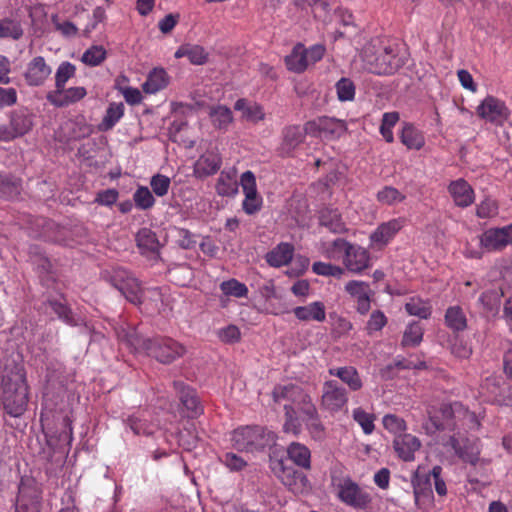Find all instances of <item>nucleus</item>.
I'll return each mask as SVG.
<instances>
[{
    "mask_svg": "<svg viewBox=\"0 0 512 512\" xmlns=\"http://www.w3.org/2000/svg\"><path fill=\"white\" fill-rule=\"evenodd\" d=\"M319 223L334 234L347 232L342 216L337 209L326 207L319 212Z\"/></svg>",
    "mask_w": 512,
    "mask_h": 512,
    "instance_id": "a878e982",
    "label": "nucleus"
},
{
    "mask_svg": "<svg viewBox=\"0 0 512 512\" xmlns=\"http://www.w3.org/2000/svg\"><path fill=\"white\" fill-rule=\"evenodd\" d=\"M405 309L408 314L427 319L431 315V306L419 298H411L406 304Z\"/></svg>",
    "mask_w": 512,
    "mask_h": 512,
    "instance_id": "49530a36",
    "label": "nucleus"
},
{
    "mask_svg": "<svg viewBox=\"0 0 512 512\" xmlns=\"http://www.w3.org/2000/svg\"><path fill=\"white\" fill-rule=\"evenodd\" d=\"M387 324V317L380 310H375L370 315L366 329L369 334L380 331Z\"/></svg>",
    "mask_w": 512,
    "mask_h": 512,
    "instance_id": "338daca9",
    "label": "nucleus"
},
{
    "mask_svg": "<svg viewBox=\"0 0 512 512\" xmlns=\"http://www.w3.org/2000/svg\"><path fill=\"white\" fill-rule=\"evenodd\" d=\"M334 485L339 500L354 509H366L372 501L370 494L350 477L341 478Z\"/></svg>",
    "mask_w": 512,
    "mask_h": 512,
    "instance_id": "423d86ee",
    "label": "nucleus"
},
{
    "mask_svg": "<svg viewBox=\"0 0 512 512\" xmlns=\"http://www.w3.org/2000/svg\"><path fill=\"white\" fill-rule=\"evenodd\" d=\"M449 192L457 206L468 207L474 202V191L464 179L451 182Z\"/></svg>",
    "mask_w": 512,
    "mask_h": 512,
    "instance_id": "393cba45",
    "label": "nucleus"
},
{
    "mask_svg": "<svg viewBox=\"0 0 512 512\" xmlns=\"http://www.w3.org/2000/svg\"><path fill=\"white\" fill-rule=\"evenodd\" d=\"M311 436L316 440H322L325 437V429L319 419L318 412L304 420Z\"/></svg>",
    "mask_w": 512,
    "mask_h": 512,
    "instance_id": "69168bd1",
    "label": "nucleus"
},
{
    "mask_svg": "<svg viewBox=\"0 0 512 512\" xmlns=\"http://www.w3.org/2000/svg\"><path fill=\"white\" fill-rule=\"evenodd\" d=\"M272 471L275 476L293 493L302 494L310 489V483L306 475L287 466L283 460L272 462Z\"/></svg>",
    "mask_w": 512,
    "mask_h": 512,
    "instance_id": "0eeeda50",
    "label": "nucleus"
},
{
    "mask_svg": "<svg viewBox=\"0 0 512 512\" xmlns=\"http://www.w3.org/2000/svg\"><path fill=\"white\" fill-rule=\"evenodd\" d=\"M186 348L171 338H154L150 355L163 364H170L186 353Z\"/></svg>",
    "mask_w": 512,
    "mask_h": 512,
    "instance_id": "9d476101",
    "label": "nucleus"
},
{
    "mask_svg": "<svg viewBox=\"0 0 512 512\" xmlns=\"http://www.w3.org/2000/svg\"><path fill=\"white\" fill-rule=\"evenodd\" d=\"M173 386L179 395L182 405L195 417L202 413V407L194 389L186 386L183 382L174 381Z\"/></svg>",
    "mask_w": 512,
    "mask_h": 512,
    "instance_id": "5701e85b",
    "label": "nucleus"
},
{
    "mask_svg": "<svg viewBox=\"0 0 512 512\" xmlns=\"http://www.w3.org/2000/svg\"><path fill=\"white\" fill-rule=\"evenodd\" d=\"M119 340L135 353L150 355L153 339L144 338L136 329H121L118 332Z\"/></svg>",
    "mask_w": 512,
    "mask_h": 512,
    "instance_id": "6ab92c4d",
    "label": "nucleus"
},
{
    "mask_svg": "<svg viewBox=\"0 0 512 512\" xmlns=\"http://www.w3.org/2000/svg\"><path fill=\"white\" fill-rule=\"evenodd\" d=\"M48 305L57 316L69 325H75L72 312L69 307L65 304L60 303L56 300H49Z\"/></svg>",
    "mask_w": 512,
    "mask_h": 512,
    "instance_id": "0e129e2a",
    "label": "nucleus"
},
{
    "mask_svg": "<svg viewBox=\"0 0 512 512\" xmlns=\"http://www.w3.org/2000/svg\"><path fill=\"white\" fill-rule=\"evenodd\" d=\"M231 442L239 451L254 452L275 445L276 435L265 427L245 426L233 431Z\"/></svg>",
    "mask_w": 512,
    "mask_h": 512,
    "instance_id": "20e7f679",
    "label": "nucleus"
},
{
    "mask_svg": "<svg viewBox=\"0 0 512 512\" xmlns=\"http://www.w3.org/2000/svg\"><path fill=\"white\" fill-rule=\"evenodd\" d=\"M348 401L345 388L335 380L325 381L322 388V406L331 412L341 410Z\"/></svg>",
    "mask_w": 512,
    "mask_h": 512,
    "instance_id": "f8f14e48",
    "label": "nucleus"
},
{
    "mask_svg": "<svg viewBox=\"0 0 512 512\" xmlns=\"http://www.w3.org/2000/svg\"><path fill=\"white\" fill-rule=\"evenodd\" d=\"M404 219L397 218L380 224L370 235L372 247L383 248L403 228Z\"/></svg>",
    "mask_w": 512,
    "mask_h": 512,
    "instance_id": "f3484780",
    "label": "nucleus"
},
{
    "mask_svg": "<svg viewBox=\"0 0 512 512\" xmlns=\"http://www.w3.org/2000/svg\"><path fill=\"white\" fill-rule=\"evenodd\" d=\"M106 58V50L103 46L97 45L87 49L82 55V62L89 66H97Z\"/></svg>",
    "mask_w": 512,
    "mask_h": 512,
    "instance_id": "603ef678",
    "label": "nucleus"
},
{
    "mask_svg": "<svg viewBox=\"0 0 512 512\" xmlns=\"http://www.w3.org/2000/svg\"><path fill=\"white\" fill-rule=\"evenodd\" d=\"M287 453L289 459L294 464L304 469H310L311 453L305 445L298 442H292L287 448Z\"/></svg>",
    "mask_w": 512,
    "mask_h": 512,
    "instance_id": "f704fd0d",
    "label": "nucleus"
},
{
    "mask_svg": "<svg viewBox=\"0 0 512 512\" xmlns=\"http://www.w3.org/2000/svg\"><path fill=\"white\" fill-rule=\"evenodd\" d=\"M235 110L242 113V117L252 123H258L265 118L263 107L255 102H249L245 99H238L234 105Z\"/></svg>",
    "mask_w": 512,
    "mask_h": 512,
    "instance_id": "2f4dec72",
    "label": "nucleus"
},
{
    "mask_svg": "<svg viewBox=\"0 0 512 512\" xmlns=\"http://www.w3.org/2000/svg\"><path fill=\"white\" fill-rule=\"evenodd\" d=\"M240 184L245 194L242 203L244 212L253 215L262 207V198L257 193L256 178L252 171H246L241 175Z\"/></svg>",
    "mask_w": 512,
    "mask_h": 512,
    "instance_id": "9b49d317",
    "label": "nucleus"
},
{
    "mask_svg": "<svg viewBox=\"0 0 512 512\" xmlns=\"http://www.w3.org/2000/svg\"><path fill=\"white\" fill-rule=\"evenodd\" d=\"M423 338V329L419 323L409 324L403 334L402 345L415 347L420 344Z\"/></svg>",
    "mask_w": 512,
    "mask_h": 512,
    "instance_id": "de8ad7c7",
    "label": "nucleus"
},
{
    "mask_svg": "<svg viewBox=\"0 0 512 512\" xmlns=\"http://www.w3.org/2000/svg\"><path fill=\"white\" fill-rule=\"evenodd\" d=\"M9 123L18 137L28 133L33 126L32 116L25 110L12 112Z\"/></svg>",
    "mask_w": 512,
    "mask_h": 512,
    "instance_id": "c9c22d12",
    "label": "nucleus"
},
{
    "mask_svg": "<svg viewBox=\"0 0 512 512\" xmlns=\"http://www.w3.org/2000/svg\"><path fill=\"white\" fill-rule=\"evenodd\" d=\"M328 372L331 376L338 377L352 391H358L362 388V380L353 366L334 367L330 368Z\"/></svg>",
    "mask_w": 512,
    "mask_h": 512,
    "instance_id": "c85d7f7f",
    "label": "nucleus"
},
{
    "mask_svg": "<svg viewBox=\"0 0 512 512\" xmlns=\"http://www.w3.org/2000/svg\"><path fill=\"white\" fill-rule=\"evenodd\" d=\"M150 185L157 196L163 197L168 193L170 178L162 174H156L151 178Z\"/></svg>",
    "mask_w": 512,
    "mask_h": 512,
    "instance_id": "e2e57ef3",
    "label": "nucleus"
},
{
    "mask_svg": "<svg viewBox=\"0 0 512 512\" xmlns=\"http://www.w3.org/2000/svg\"><path fill=\"white\" fill-rule=\"evenodd\" d=\"M209 117L218 129H226L233 121L232 111L223 105L212 106L209 110Z\"/></svg>",
    "mask_w": 512,
    "mask_h": 512,
    "instance_id": "4c0bfd02",
    "label": "nucleus"
},
{
    "mask_svg": "<svg viewBox=\"0 0 512 512\" xmlns=\"http://www.w3.org/2000/svg\"><path fill=\"white\" fill-rule=\"evenodd\" d=\"M133 199L136 206L142 210L151 208L155 202L151 191L147 187H139L135 191Z\"/></svg>",
    "mask_w": 512,
    "mask_h": 512,
    "instance_id": "4d7b16f0",
    "label": "nucleus"
},
{
    "mask_svg": "<svg viewBox=\"0 0 512 512\" xmlns=\"http://www.w3.org/2000/svg\"><path fill=\"white\" fill-rule=\"evenodd\" d=\"M52 73L51 67L42 56L34 57L28 64L24 78L29 86L38 87L44 85Z\"/></svg>",
    "mask_w": 512,
    "mask_h": 512,
    "instance_id": "2eb2a0df",
    "label": "nucleus"
},
{
    "mask_svg": "<svg viewBox=\"0 0 512 512\" xmlns=\"http://www.w3.org/2000/svg\"><path fill=\"white\" fill-rule=\"evenodd\" d=\"M345 291L356 300L369 294V285L363 281L352 280L345 285Z\"/></svg>",
    "mask_w": 512,
    "mask_h": 512,
    "instance_id": "680f3d73",
    "label": "nucleus"
},
{
    "mask_svg": "<svg viewBox=\"0 0 512 512\" xmlns=\"http://www.w3.org/2000/svg\"><path fill=\"white\" fill-rule=\"evenodd\" d=\"M108 281L132 304L139 305L146 299L139 281L124 268L112 269Z\"/></svg>",
    "mask_w": 512,
    "mask_h": 512,
    "instance_id": "39448f33",
    "label": "nucleus"
},
{
    "mask_svg": "<svg viewBox=\"0 0 512 512\" xmlns=\"http://www.w3.org/2000/svg\"><path fill=\"white\" fill-rule=\"evenodd\" d=\"M360 57L363 68L376 75H392L404 65L399 48L391 44L367 43Z\"/></svg>",
    "mask_w": 512,
    "mask_h": 512,
    "instance_id": "f03ea898",
    "label": "nucleus"
},
{
    "mask_svg": "<svg viewBox=\"0 0 512 512\" xmlns=\"http://www.w3.org/2000/svg\"><path fill=\"white\" fill-rule=\"evenodd\" d=\"M218 338L226 344L238 343L241 339L240 329L236 325H228L217 331Z\"/></svg>",
    "mask_w": 512,
    "mask_h": 512,
    "instance_id": "052dcab7",
    "label": "nucleus"
},
{
    "mask_svg": "<svg viewBox=\"0 0 512 512\" xmlns=\"http://www.w3.org/2000/svg\"><path fill=\"white\" fill-rule=\"evenodd\" d=\"M293 254V245L287 242H282L269 251L265 256V259L270 266L281 267L287 265L292 260Z\"/></svg>",
    "mask_w": 512,
    "mask_h": 512,
    "instance_id": "cd10ccee",
    "label": "nucleus"
},
{
    "mask_svg": "<svg viewBox=\"0 0 512 512\" xmlns=\"http://www.w3.org/2000/svg\"><path fill=\"white\" fill-rule=\"evenodd\" d=\"M306 132L314 137L325 139H337L347 132V124L344 120L334 117L322 116L306 123Z\"/></svg>",
    "mask_w": 512,
    "mask_h": 512,
    "instance_id": "6e6552de",
    "label": "nucleus"
},
{
    "mask_svg": "<svg viewBox=\"0 0 512 512\" xmlns=\"http://www.w3.org/2000/svg\"><path fill=\"white\" fill-rule=\"evenodd\" d=\"M312 271L316 275L335 277L337 279H340L345 273L344 268L341 266L322 261L314 262L312 265Z\"/></svg>",
    "mask_w": 512,
    "mask_h": 512,
    "instance_id": "c03bdc74",
    "label": "nucleus"
},
{
    "mask_svg": "<svg viewBox=\"0 0 512 512\" xmlns=\"http://www.w3.org/2000/svg\"><path fill=\"white\" fill-rule=\"evenodd\" d=\"M354 420L361 426L365 434H371L374 430V416L361 408L353 411Z\"/></svg>",
    "mask_w": 512,
    "mask_h": 512,
    "instance_id": "13d9d810",
    "label": "nucleus"
},
{
    "mask_svg": "<svg viewBox=\"0 0 512 512\" xmlns=\"http://www.w3.org/2000/svg\"><path fill=\"white\" fill-rule=\"evenodd\" d=\"M222 159L216 152L210 151L201 155L195 162L194 173L198 177H206L215 174L221 167Z\"/></svg>",
    "mask_w": 512,
    "mask_h": 512,
    "instance_id": "b1692460",
    "label": "nucleus"
},
{
    "mask_svg": "<svg viewBox=\"0 0 512 512\" xmlns=\"http://www.w3.org/2000/svg\"><path fill=\"white\" fill-rule=\"evenodd\" d=\"M293 313L300 321L323 322L326 319L325 305L320 301L312 302L306 306H297L293 309Z\"/></svg>",
    "mask_w": 512,
    "mask_h": 512,
    "instance_id": "bb28decb",
    "label": "nucleus"
},
{
    "mask_svg": "<svg viewBox=\"0 0 512 512\" xmlns=\"http://www.w3.org/2000/svg\"><path fill=\"white\" fill-rule=\"evenodd\" d=\"M393 447L402 460L412 461L415 452L421 448V442L416 436L405 433L394 438Z\"/></svg>",
    "mask_w": 512,
    "mask_h": 512,
    "instance_id": "412c9836",
    "label": "nucleus"
},
{
    "mask_svg": "<svg viewBox=\"0 0 512 512\" xmlns=\"http://www.w3.org/2000/svg\"><path fill=\"white\" fill-rule=\"evenodd\" d=\"M2 389L5 411L13 417L21 416L26 411L28 403V386L22 366L14 365L11 369L5 368Z\"/></svg>",
    "mask_w": 512,
    "mask_h": 512,
    "instance_id": "7ed1b4c3",
    "label": "nucleus"
},
{
    "mask_svg": "<svg viewBox=\"0 0 512 512\" xmlns=\"http://www.w3.org/2000/svg\"><path fill=\"white\" fill-rule=\"evenodd\" d=\"M220 288L225 295H231L237 298L245 297L248 294L246 285L235 279L222 282Z\"/></svg>",
    "mask_w": 512,
    "mask_h": 512,
    "instance_id": "6e6d98bb",
    "label": "nucleus"
},
{
    "mask_svg": "<svg viewBox=\"0 0 512 512\" xmlns=\"http://www.w3.org/2000/svg\"><path fill=\"white\" fill-rule=\"evenodd\" d=\"M285 423L283 429L286 433L297 435L300 432V422L293 405L284 404Z\"/></svg>",
    "mask_w": 512,
    "mask_h": 512,
    "instance_id": "3c124183",
    "label": "nucleus"
},
{
    "mask_svg": "<svg viewBox=\"0 0 512 512\" xmlns=\"http://www.w3.org/2000/svg\"><path fill=\"white\" fill-rule=\"evenodd\" d=\"M137 246L144 255L158 254L160 243L156 234L149 228H142L136 234Z\"/></svg>",
    "mask_w": 512,
    "mask_h": 512,
    "instance_id": "c756f323",
    "label": "nucleus"
},
{
    "mask_svg": "<svg viewBox=\"0 0 512 512\" xmlns=\"http://www.w3.org/2000/svg\"><path fill=\"white\" fill-rule=\"evenodd\" d=\"M445 322L454 331H463L467 327L466 316L459 306H452L447 309Z\"/></svg>",
    "mask_w": 512,
    "mask_h": 512,
    "instance_id": "a19ab883",
    "label": "nucleus"
},
{
    "mask_svg": "<svg viewBox=\"0 0 512 512\" xmlns=\"http://www.w3.org/2000/svg\"><path fill=\"white\" fill-rule=\"evenodd\" d=\"M405 195L393 186H385L377 193V200L384 205H394L405 200Z\"/></svg>",
    "mask_w": 512,
    "mask_h": 512,
    "instance_id": "a18cd8bd",
    "label": "nucleus"
},
{
    "mask_svg": "<svg viewBox=\"0 0 512 512\" xmlns=\"http://www.w3.org/2000/svg\"><path fill=\"white\" fill-rule=\"evenodd\" d=\"M342 260L346 269L356 274L361 273L370 266V255L368 251L350 242Z\"/></svg>",
    "mask_w": 512,
    "mask_h": 512,
    "instance_id": "4468645a",
    "label": "nucleus"
},
{
    "mask_svg": "<svg viewBox=\"0 0 512 512\" xmlns=\"http://www.w3.org/2000/svg\"><path fill=\"white\" fill-rule=\"evenodd\" d=\"M168 85L167 73L164 69H154L142 85L143 91L154 94Z\"/></svg>",
    "mask_w": 512,
    "mask_h": 512,
    "instance_id": "e433bc0d",
    "label": "nucleus"
},
{
    "mask_svg": "<svg viewBox=\"0 0 512 512\" xmlns=\"http://www.w3.org/2000/svg\"><path fill=\"white\" fill-rule=\"evenodd\" d=\"M124 114L123 103H110L106 113L99 125L101 131H108L112 129L115 124L122 118Z\"/></svg>",
    "mask_w": 512,
    "mask_h": 512,
    "instance_id": "58836bf2",
    "label": "nucleus"
},
{
    "mask_svg": "<svg viewBox=\"0 0 512 512\" xmlns=\"http://www.w3.org/2000/svg\"><path fill=\"white\" fill-rule=\"evenodd\" d=\"M439 411L442 421L428 411L429 420L423 428L428 434L445 429L452 431L444 441V447L453 450L462 461L475 466L479 462V439L468 433L479 430L481 424L478 417L459 402L442 404Z\"/></svg>",
    "mask_w": 512,
    "mask_h": 512,
    "instance_id": "f257e3e1",
    "label": "nucleus"
},
{
    "mask_svg": "<svg viewBox=\"0 0 512 512\" xmlns=\"http://www.w3.org/2000/svg\"><path fill=\"white\" fill-rule=\"evenodd\" d=\"M383 426L386 430L393 433L395 437L397 435H403L405 434V431L407 429L406 422L404 419L394 415V414H387L383 417Z\"/></svg>",
    "mask_w": 512,
    "mask_h": 512,
    "instance_id": "864d4df0",
    "label": "nucleus"
},
{
    "mask_svg": "<svg viewBox=\"0 0 512 512\" xmlns=\"http://www.w3.org/2000/svg\"><path fill=\"white\" fill-rule=\"evenodd\" d=\"M481 246L487 251H496L512 244V224L501 228H490L480 237Z\"/></svg>",
    "mask_w": 512,
    "mask_h": 512,
    "instance_id": "ddd939ff",
    "label": "nucleus"
},
{
    "mask_svg": "<svg viewBox=\"0 0 512 512\" xmlns=\"http://www.w3.org/2000/svg\"><path fill=\"white\" fill-rule=\"evenodd\" d=\"M42 491L33 480H22L19 485L15 512H40Z\"/></svg>",
    "mask_w": 512,
    "mask_h": 512,
    "instance_id": "1a4fd4ad",
    "label": "nucleus"
},
{
    "mask_svg": "<svg viewBox=\"0 0 512 512\" xmlns=\"http://www.w3.org/2000/svg\"><path fill=\"white\" fill-rule=\"evenodd\" d=\"M349 242L343 238H337L331 243H321L320 251L322 255L330 260H337L345 254Z\"/></svg>",
    "mask_w": 512,
    "mask_h": 512,
    "instance_id": "ea45409f",
    "label": "nucleus"
},
{
    "mask_svg": "<svg viewBox=\"0 0 512 512\" xmlns=\"http://www.w3.org/2000/svg\"><path fill=\"white\" fill-rule=\"evenodd\" d=\"M60 90L61 91L52 90L46 94L47 101L55 107L69 106L70 104L80 101L87 94L86 89L82 86L70 88H66L65 86Z\"/></svg>",
    "mask_w": 512,
    "mask_h": 512,
    "instance_id": "a211bd4d",
    "label": "nucleus"
},
{
    "mask_svg": "<svg viewBox=\"0 0 512 512\" xmlns=\"http://www.w3.org/2000/svg\"><path fill=\"white\" fill-rule=\"evenodd\" d=\"M285 64L288 70L295 73H302L309 67L303 44L298 43L293 47L291 53L285 57Z\"/></svg>",
    "mask_w": 512,
    "mask_h": 512,
    "instance_id": "473e14b6",
    "label": "nucleus"
},
{
    "mask_svg": "<svg viewBox=\"0 0 512 512\" xmlns=\"http://www.w3.org/2000/svg\"><path fill=\"white\" fill-rule=\"evenodd\" d=\"M400 140L408 149L420 150L425 144L423 134L411 123H404Z\"/></svg>",
    "mask_w": 512,
    "mask_h": 512,
    "instance_id": "72a5a7b5",
    "label": "nucleus"
},
{
    "mask_svg": "<svg viewBox=\"0 0 512 512\" xmlns=\"http://www.w3.org/2000/svg\"><path fill=\"white\" fill-rule=\"evenodd\" d=\"M272 395L275 402L280 403L285 401L284 404L293 405L295 411L297 412L298 405L301 404L302 399L306 397L307 393L297 385L288 384L276 386L272 392Z\"/></svg>",
    "mask_w": 512,
    "mask_h": 512,
    "instance_id": "4be33fe9",
    "label": "nucleus"
},
{
    "mask_svg": "<svg viewBox=\"0 0 512 512\" xmlns=\"http://www.w3.org/2000/svg\"><path fill=\"white\" fill-rule=\"evenodd\" d=\"M478 115L490 122H502L509 116L505 103L493 96L486 97L477 107Z\"/></svg>",
    "mask_w": 512,
    "mask_h": 512,
    "instance_id": "dca6fc26",
    "label": "nucleus"
},
{
    "mask_svg": "<svg viewBox=\"0 0 512 512\" xmlns=\"http://www.w3.org/2000/svg\"><path fill=\"white\" fill-rule=\"evenodd\" d=\"M175 57H187L193 65H203L207 62L208 53L200 45L186 43L177 49Z\"/></svg>",
    "mask_w": 512,
    "mask_h": 512,
    "instance_id": "7c9ffc66",
    "label": "nucleus"
},
{
    "mask_svg": "<svg viewBox=\"0 0 512 512\" xmlns=\"http://www.w3.org/2000/svg\"><path fill=\"white\" fill-rule=\"evenodd\" d=\"M432 476L431 472L427 475L417 476L413 481V489L415 498L432 492Z\"/></svg>",
    "mask_w": 512,
    "mask_h": 512,
    "instance_id": "bf43d9fd",
    "label": "nucleus"
},
{
    "mask_svg": "<svg viewBox=\"0 0 512 512\" xmlns=\"http://www.w3.org/2000/svg\"><path fill=\"white\" fill-rule=\"evenodd\" d=\"M23 35V29L19 22L11 19L0 20V37L19 39Z\"/></svg>",
    "mask_w": 512,
    "mask_h": 512,
    "instance_id": "8fccbe9b",
    "label": "nucleus"
},
{
    "mask_svg": "<svg viewBox=\"0 0 512 512\" xmlns=\"http://www.w3.org/2000/svg\"><path fill=\"white\" fill-rule=\"evenodd\" d=\"M237 183L229 175L222 172L216 183V191L220 196H233L237 193Z\"/></svg>",
    "mask_w": 512,
    "mask_h": 512,
    "instance_id": "09e8293b",
    "label": "nucleus"
},
{
    "mask_svg": "<svg viewBox=\"0 0 512 512\" xmlns=\"http://www.w3.org/2000/svg\"><path fill=\"white\" fill-rule=\"evenodd\" d=\"M502 295V292L497 290H488L481 294L479 302L487 314L496 315L498 313Z\"/></svg>",
    "mask_w": 512,
    "mask_h": 512,
    "instance_id": "79ce46f5",
    "label": "nucleus"
},
{
    "mask_svg": "<svg viewBox=\"0 0 512 512\" xmlns=\"http://www.w3.org/2000/svg\"><path fill=\"white\" fill-rule=\"evenodd\" d=\"M69 125L71 126L72 130L70 137L75 140L86 138L93 131L92 126L85 123L84 121L69 122Z\"/></svg>",
    "mask_w": 512,
    "mask_h": 512,
    "instance_id": "774afa93",
    "label": "nucleus"
},
{
    "mask_svg": "<svg viewBox=\"0 0 512 512\" xmlns=\"http://www.w3.org/2000/svg\"><path fill=\"white\" fill-rule=\"evenodd\" d=\"M337 97L340 101H352L355 97V85L349 78H341L335 85Z\"/></svg>",
    "mask_w": 512,
    "mask_h": 512,
    "instance_id": "5fc2aeb1",
    "label": "nucleus"
},
{
    "mask_svg": "<svg viewBox=\"0 0 512 512\" xmlns=\"http://www.w3.org/2000/svg\"><path fill=\"white\" fill-rule=\"evenodd\" d=\"M306 132V124L304 127L300 125H289L282 130V143L280 150L282 154H291L301 143H303Z\"/></svg>",
    "mask_w": 512,
    "mask_h": 512,
    "instance_id": "aec40b11",
    "label": "nucleus"
},
{
    "mask_svg": "<svg viewBox=\"0 0 512 512\" xmlns=\"http://www.w3.org/2000/svg\"><path fill=\"white\" fill-rule=\"evenodd\" d=\"M76 72V67L68 62H62L59 67L57 68V71L55 73V89L61 91L63 87L66 86L67 81L74 77Z\"/></svg>",
    "mask_w": 512,
    "mask_h": 512,
    "instance_id": "37998d69",
    "label": "nucleus"
}]
</instances>
